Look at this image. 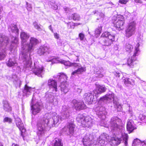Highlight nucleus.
<instances>
[{"label":"nucleus","mask_w":146,"mask_h":146,"mask_svg":"<svg viewBox=\"0 0 146 146\" xmlns=\"http://www.w3.org/2000/svg\"><path fill=\"white\" fill-rule=\"evenodd\" d=\"M78 36L80 40H82L85 38V35L83 33H81L79 34Z\"/></svg>","instance_id":"de8ad7c7"},{"label":"nucleus","mask_w":146,"mask_h":146,"mask_svg":"<svg viewBox=\"0 0 146 146\" xmlns=\"http://www.w3.org/2000/svg\"><path fill=\"white\" fill-rule=\"evenodd\" d=\"M121 120L117 117H112L111 120L110 128L112 131H117L118 133H119L120 136L115 134V133L113 132L112 135L109 136L105 133L101 134L97 138L96 143L99 145L102 146H111V144L108 143V141H115L117 145H119L122 141V138L124 142L125 146H128V136L127 133H123L121 132V129L122 128L121 126Z\"/></svg>","instance_id":"f03ea898"},{"label":"nucleus","mask_w":146,"mask_h":146,"mask_svg":"<svg viewBox=\"0 0 146 146\" xmlns=\"http://www.w3.org/2000/svg\"><path fill=\"white\" fill-rule=\"evenodd\" d=\"M97 95H96L94 92L86 93L83 95V98L85 101L86 103L88 104H95L97 101Z\"/></svg>","instance_id":"dca6fc26"},{"label":"nucleus","mask_w":146,"mask_h":146,"mask_svg":"<svg viewBox=\"0 0 146 146\" xmlns=\"http://www.w3.org/2000/svg\"><path fill=\"white\" fill-rule=\"evenodd\" d=\"M48 49V47L46 45L41 46L37 50V54L40 56L43 55L47 52Z\"/></svg>","instance_id":"cd10ccee"},{"label":"nucleus","mask_w":146,"mask_h":146,"mask_svg":"<svg viewBox=\"0 0 146 146\" xmlns=\"http://www.w3.org/2000/svg\"><path fill=\"white\" fill-rule=\"evenodd\" d=\"M12 146H19V145L17 144H15L14 143H13L12 144Z\"/></svg>","instance_id":"13d9d810"},{"label":"nucleus","mask_w":146,"mask_h":146,"mask_svg":"<svg viewBox=\"0 0 146 146\" xmlns=\"http://www.w3.org/2000/svg\"><path fill=\"white\" fill-rule=\"evenodd\" d=\"M102 38L103 44L102 48L104 50L107 51L110 49V46L115 41V34L112 32L106 31L101 36Z\"/></svg>","instance_id":"1a4fd4ad"},{"label":"nucleus","mask_w":146,"mask_h":146,"mask_svg":"<svg viewBox=\"0 0 146 146\" xmlns=\"http://www.w3.org/2000/svg\"><path fill=\"white\" fill-rule=\"evenodd\" d=\"M145 1H146V0H144Z\"/></svg>","instance_id":"338daca9"},{"label":"nucleus","mask_w":146,"mask_h":146,"mask_svg":"<svg viewBox=\"0 0 146 146\" xmlns=\"http://www.w3.org/2000/svg\"><path fill=\"white\" fill-rule=\"evenodd\" d=\"M126 127L129 133L132 132L134 130L137 129L136 125H134L133 121L131 120H129L127 121Z\"/></svg>","instance_id":"b1692460"},{"label":"nucleus","mask_w":146,"mask_h":146,"mask_svg":"<svg viewBox=\"0 0 146 146\" xmlns=\"http://www.w3.org/2000/svg\"><path fill=\"white\" fill-rule=\"evenodd\" d=\"M108 3L111 5V6L113 5H114L111 2H109Z\"/></svg>","instance_id":"bf43d9fd"},{"label":"nucleus","mask_w":146,"mask_h":146,"mask_svg":"<svg viewBox=\"0 0 146 146\" xmlns=\"http://www.w3.org/2000/svg\"><path fill=\"white\" fill-rule=\"evenodd\" d=\"M114 94L110 91L100 97L98 100V104L100 106H96L95 110L98 117L101 120L105 119L107 114L106 108L103 106L111 102L112 101L114 107L117 111H120L122 110V106L119 102L118 99H114Z\"/></svg>","instance_id":"7ed1b4c3"},{"label":"nucleus","mask_w":146,"mask_h":146,"mask_svg":"<svg viewBox=\"0 0 146 146\" xmlns=\"http://www.w3.org/2000/svg\"><path fill=\"white\" fill-rule=\"evenodd\" d=\"M86 114L84 113L79 114L78 115L76 118V120L78 123H80L81 125H82L85 119H86Z\"/></svg>","instance_id":"f704fd0d"},{"label":"nucleus","mask_w":146,"mask_h":146,"mask_svg":"<svg viewBox=\"0 0 146 146\" xmlns=\"http://www.w3.org/2000/svg\"><path fill=\"white\" fill-rule=\"evenodd\" d=\"M71 113V111L68 106H62L60 111L61 119H68L70 116Z\"/></svg>","instance_id":"aec40b11"},{"label":"nucleus","mask_w":146,"mask_h":146,"mask_svg":"<svg viewBox=\"0 0 146 146\" xmlns=\"http://www.w3.org/2000/svg\"><path fill=\"white\" fill-rule=\"evenodd\" d=\"M8 30L10 33H13V35L11 36V41L10 47L9 48V49L12 51V46L14 50H17V48L19 44V38L18 37L19 35V30L18 29L17 24L15 23H12L8 25Z\"/></svg>","instance_id":"423d86ee"},{"label":"nucleus","mask_w":146,"mask_h":146,"mask_svg":"<svg viewBox=\"0 0 146 146\" xmlns=\"http://www.w3.org/2000/svg\"><path fill=\"white\" fill-rule=\"evenodd\" d=\"M93 13L94 15L97 14L98 15L99 17L96 19L97 22H100L101 23H103V22L104 15L103 13L99 12L98 11H93Z\"/></svg>","instance_id":"473e14b6"},{"label":"nucleus","mask_w":146,"mask_h":146,"mask_svg":"<svg viewBox=\"0 0 146 146\" xmlns=\"http://www.w3.org/2000/svg\"><path fill=\"white\" fill-rule=\"evenodd\" d=\"M26 5H27L26 8L27 10L29 11H31L32 9V7L31 4L26 2Z\"/></svg>","instance_id":"49530a36"},{"label":"nucleus","mask_w":146,"mask_h":146,"mask_svg":"<svg viewBox=\"0 0 146 146\" xmlns=\"http://www.w3.org/2000/svg\"><path fill=\"white\" fill-rule=\"evenodd\" d=\"M79 61V59L78 58H77L76 59V60H75V61ZM73 61L74 62L75 61V60H73Z\"/></svg>","instance_id":"052dcab7"},{"label":"nucleus","mask_w":146,"mask_h":146,"mask_svg":"<svg viewBox=\"0 0 146 146\" xmlns=\"http://www.w3.org/2000/svg\"><path fill=\"white\" fill-rule=\"evenodd\" d=\"M75 126L73 120H71L70 122H68L67 127H64L62 129L63 132L66 133L68 135L70 136V142H74L77 139H78L80 135H78V133L75 130Z\"/></svg>","instance_id":"9d476101"},{"label":"nucleus","mask_w":146,"mask_h":146,"mask_svg":"<svg viewBox=\"0 0 146 146\" xmlns=\"http://www.w3.org/2000/svg\"><path fill=\"white\" fill-rule=\"evenodd\" d=\"M118 49V45H115L113 47V50L115 51L117 50Z\"/></svg>","instance_id":"864d4df0"},{"label":"nucleus","mask_w":146,"mask_h":146,"mask_svg":"<svg viewBox=\"0 0 146 146\" xmlns=\"http://www.w3.org/2000/svg\"><path fill=\"white\" fill-rule=\"evenodd\" d=\"M94 139V137L93 133H87L83 137L82 141L84 146H90L92 144V141Z\"/></svg>","instance_id":"6ab92c4d"},{"label":"nucleus","mask_w":146,"mask_h":146,"mask_svg":"<svg viewBox=\"0 0 146 146\" xmlns=\"http://www.w3.org/2000/svg\"><path fill=\"white\" fill-rule=\"evenodd\" d=\"M48 3L49 5L51 6V7L53 9L56 10L58 9V6L55 3L54 1H50L48 2Z\"/></svg>","instance_id":"58836bf2"},{"label":"nucleus","mask_w":146,"mask_h":146,"mask_svg":"<svg viewBox=\"0 0 146 146\" xmlns=\"http://www.w3.org/2000/svg\"><path fill=\"white\" fill-rule=\"evenodd\" d=\"M132 146H146V141H141L136 138L133 141Z\"/></svg>","instance_id":"c756f323"},{"label":"nucleus","mask_w":146,"mask_h":146,"mask_svg":"<svg viewBox=\"0 0 146 146\" xmlns=\"http://www.w3.org/2000/svg\"><path fill=\"white\" fill-rule=\"evenodd\" d=\"M122 80L123 82L126 86H133L135 84L134 80L129 78L123 77Z\"/></svg>","instance_id":"a878e982"},{"label":"nucleus","mask_w":146,"mask_h":146,"mask_svg":"<svg viewBox=\"0 0 146 146\" xmlns=\"http://www.w3.org/2000/svg\"><path fill=\"white\" fill-rule=\"evenodd\" d=\"M18 63H17V65L16 66H15L13 69L14 70L18 71V72H20L21 70V68L19 66H18Z\"/></svg>","instance_id":"09e8293b"},{"label":"nucleus","mask_w":146,"mask_h":146,"mask_svg":"<svg viewBox=\"0 0 146 146\" xmlns=\"http://www.w3.org/2000/svg\"><path fill=\"white\" fill-rule=\"evenodd\" d=\"M103 71L102 68H95L94 70V73L96 75V77L100 78H102L104 76L103 73Z\"/></svg>","instance_id":"bb28decb"},{"label":"nucleus","mask_w":146,"mask_h":146,"mask_svg":"<svg viewBox=\"0 0 146 146\" xmlns=\"http://www.w3.org/2000/svg\"><path fill=\"white\" fill-rule=\"evenodd\" d=\"M7 66L10 67H12L13 69L15 66L17 65V62L14 57L9 58L7 61L6 62Z\"/></svg>","instance_id":"c85d7f7f"},{"label":"nucleus","mask_w":146,"mask_h":146,"mask_svg":"<svg viewBox=\"0 0 146 146\" xmlns=\"http://www.w3.org/2000/svg\"><path fill=\"white\" fill-rule=\"evenodd\" d=\"M139 119L143 122L146 123V113L140 114L139 117Z\"/></svg>","instance_id":"ea45409f"},{"label":"nucleus","mask_w":146,"mask_h":146,"mask_svg":"<svg viewBox=\"0 0 146 146\" xmlns=\"http://www.w3.org/2000/svg\"><path fill=\"white\" fill-rule=\"evenodd\" d=\"M82 91V89L78 86H76L74 88V91L75 92L77 93L78 94H80Z\"/></svg>","instance_id":"c03bdc74"},{"label":"nucleus","mask_w":146,"mask_h":146,"mask_svg":"<svg viewBox=\"0 0 146 146\" xmlns=\"http://www.w3.org/2000/svg\"><path fill=\"white\" fill-rule=\"evenodd\" d=\"M9 79L11 81L13 82L16 88L20 87L21 84V82L18 79L17 76L16 74H12L11 76L10 77Z\"/></svg>","instance_id":"5701e85b"},{"label":"nucleus","mask_w":146,"mask_h":146,"mask_svg":"<svg viewBox=\"0 0 146 146\" xmlns=\"http://www.w3.org/2000/svg\"><path fill=\"white\" fill-rule=\"evenodd\" d=\"M52 92H47L45 93V98L47 103L50 104V107L49 109H52L53 106H56L58 103V100L56 98V96H54Z\"/></svg>","instance_id":"2eb2a0df"},{"label":"nucleus","mask_w":146,"mask_h":146,"mask_svg":"<svg viewBox=\"0 0 146 146\" xmlns=\"http://www.w3.org/2000/svg\"><path fill=\"white\" fill-rule=\"evenodd\" d=\"M56 115V112L53 113L52 117H50V114H46L40 120L37 121L36 133L38 137L42 135L45 130H49L52 127L55 126L56 124L58 125V123H60V121L64 119H61V116Z\"/></svg>","instance_id":"20e7f679"},{"label":"nucleus","mask_w":146,"mask_h":146,"mask_svg":"<svg viewBox=\"0 0 146 146\" xmlns=\"http://www.w3.org/2000/svg\"><path fill=\"white\" fill-rule=\"evenodd\" d=\"M33 25L35 28L37 29L38 31H40L42 30V29L40 27V26H41V25L40 24H38L36 21H35L33 22Z\"/></svg>","instance_id":"79ce46f5"},{"label":"nucleus","mask_w":146,"mask_h":146,"mask_svg":"<svg viewBox=\"0 0 146 146\" xmlns=\"http://www.w3.org/2000/svg\"><path fill=\"white\" fill-rule=\"evenodd\" d=\"M119 3L121 4H125L127 1L125 0H119Z\"/></svg>","instance_id":"3c124183"},{"label":"nucleus","mask_w":146,"mask_h":146,"mask_svg":"<svg viewBox=\"0 0 146 146\" xmlns=\"http://www.w3.org/2000/svg\"><path fill=\"white\" fill-rule=\"evenodd\" d=\"M47 85L50 91L52 92L56 95L59 94V92L58 90L56 80L53 79H50L48 81Z\"/></svg>","instance_id":"f3484780"},{"label":"nucleus","mask_w":146,"mask_h":146,"mask_svg":"<svg viewBox=\"0 0 146 146\" xmlns=\"http://www.w3.org/2000/svg\"><path fill=\"white\" fill-rule=\"evenodd\" d=\"M114 74L116 77L118 78L120 77V76L121 74L118 71L115 72H114Z\"/></svg>","instance_id":"8fccbe9b"},{"label":"nucleus","mask_w":146,"mask_h":146,"mask_svg":"<svg viewBox=\"0 0 146 146\" xmlns=\"http://www.w3.org/2000/svg\"><path fill=\"white\" fill-rule=\"evenodd\" d=\"M76 24L77 25H80V23H76Z\"/></svg>","instance_id":"e2e57ef3"},{"label":"nucleus","mask_w":146,"mask_h":146,"mask_svg":"<svg viewBox=\"0 0 146 146\" xmlns=\"http://www.w3.org/2000/svg\"><path fill=\"white\" fill-rule=\"evenodd\" d=\"M66 23L68 24V27H69V25L70 26V27L71 28V25H72V24H73L71 22H69L68 23Z\"/></svg>","instance_id":"4d7b16f0"},{"label":"nucleus","mask_w":146,"mask_h":146,"mask_svg":"<svg viewBox=\"0 0 146 146\" xmlns=\"http://www.w3.org/2000/svg\"><path fill=\"white\" fill-rule=\"evenodd\" d=\"M63 9L65 11V13H66V15L67 16L68 15H67V14L70 12L71 11V10L70 9L66 6H64L63 7Z\"/></svg>","instance_id":"a18cd8bd"},{"label":"nucleus","mask_w":146,"mask_h":146,"mask_svg":"<svg viewBox=\"0 0 146 146\" xmlns=\"http://www.w3.org/2000/svg\"><path fill=\"white\" fill-rule=\"evenodd\" d=\"M67 17L69 20H72L76 21H78L80 19V15L76 13L70 14L68 15Z\"/></svg>","instance_id":"2f4dec72"},{"label":"nucleus","mask_w":146,"mask_h":146,"mask_svg":"<svg viewBox=\"0 0 146 146\" xmlns=\"http://www.w3.org/2000/svg\"><path fill=\"white\" fill-rule=\"evenodd\" d=\"M9 40L7 37L2 34H0V60L4 59L5 58L7 50L10 51L9 54H15L17 50V49L16 50H14L13 46H12V48L11 49L12 51L9 49V48L10 47L11 44L9 43Z\"/></svg>","instance_id":"39448f33"},{"label":"nucleus","mask_w":146,"mask_h":146,"mask_svg":"<svg viewBox=\"0 0 146 146\" xmlns=\"http://www.w3.org/2000/svg\"><path fill=\"white\" fill-rule=\"evenodd\" d=\"M12 119L11 118L8 117H5L3 119V122L4 123L7 122L10 124L12 123Z\"/></svg>","instance_id":"37998d69"},{"label":"nucleus","mask_w":146,"mask_h":146,"mask_svg":"<svg viewBox=\"0 0 146 146\" xmlns=\"http://www.w3.org/2000/svg\"><path fill=\"white\" fill-rule=\"evenodd\" d=\"M40 94L34 92L30 104L31 112L32 115L35 116L41 111L42 106L40 102Z\"/></svg>","instance_id":"0eeeda50"},{"label":"nucleus","mask_w":146,"mask_h":146,"mask_svg":"<svg viewBox=\"0 0 146 146\" xmlns=\"http://www.w3.org/2000/svg\"><path fill=\"white\" fill-rule=\"evenodd\" d=\"M48 28L52 33H53V30L52 29V26L51 25H50L49 26Z\"/></svg>","instance_id":"6e6d98bb"},{"label":"nucleus","mask_w":146,"mask_h":146,"mask_svg":"<svg viewBox=\"0 0 146 146\" xmlns=\"http://www.w3.org/2000/svg\"><path fill=\"white\" fill-rule=\"evenodd\" d=\"M54 143L53 146H63L61 139L56 138L54 141Z\"/></svg>","instance_id":"e433bc0d"},{"label":"nucleus","mask_w":146,"mask_h":146,"mask_svg":"<svg viewBox=\"0 0 146 146\" xmlns=\"http://www.w3.org/2000/svg\"><path fill=\"white\" fill-rule=\"evenodd\" d=\"M134 1L136 3L141 4L142 3V1L141 0H134Z\"/></svg>","instance_id":"5fc2aeb1"},{"label":"nucleus","mask_w":146,"mask_h":146,"mask_svg":"<svg viewBox=\"0 0 146 146\" xmlns=\"http://www.w3.org/2000/svg\"><path fill=\"white\" fill-rule=\"evenodd\" d=\"M143 34L139 33L137 35V38L139 42L136 45L133 56L129 57L127 60V65L130 68H133L134 64H136L135 62L137 60V57L139 54L140 51L139 47L141 44H142L141 43L143 41Z\"/></svg>","instance_id":"6e6552de"},{"label":"nucleus","mask_w":146,"mask_h":146,"mask_svg":"<svg viewBox=\"0 0 146 146\" xmlns=\"http://www.w3.org/2000/svg\"><path fill=\"white\" fill-rule=\"evenodd\" d=\"M35 90L34 88H32L31 87H29L26 84L24 86V89L23 90V96H26L27 97L28 96L30 95L32 91Z\"/></svg>","instance_id":"393cba45"},{"label":"nucleus","mask_w":146,"mask_h":146,"mask_svg":"<svg viewBox=\"0 0 146 146\" xmlns=\"http://www.w3.org/2000/svg\"><path fill=\"white\" fill-rule=\"evenodd\" d=\"M0 146H3V145L2 143H0Z\"/></svg>","instance_id":"680f3d73"},{"label":"nucleus","mask_w":146,"mask_h":146,"mask_svg":"<svg viewBox=\"0 0 146 146\" xmlns=\"http://www.w3.org/2000/svg\"><path fill=\"white\" fill-rule=\"evenodd\" d=\"M71 104L76 110H81L87 108L84 102L82 100H78L76 99H74L72 101Z\"/></svg>","instance_id":"a211bd4d"},{"label":"nucleus","mask_w":146,"mask_h":146,"mask_svg":"<svg viewBox=\"0 0 146 146\" xmlns=\"http://www.w3.org/2000/svg\"><path fill=\"white\" fill-rule=\"evenodd\" d=\"M3 108L4 110L7 112H10L12 110V107L10 106L9 102L6 100L3 101Z\"/></svg>","instance_id":"72a5a7b5"},{"label":"nucleus","mask_w":146,"mask_h":146,"mask_svg":"<svg viewBox=\"0 0 146 146\" xmlns=\"http://www.w3.org/2000/svg\"><path fill=\"white\" fill-rule=\"evenodd\" d=\"M61 63L66 66L69 67L73 66L74 68V69L77 68V70H75L72 72V76L76 74H82L86 70L85 67L80 66L79 64L77 63H72L70 62L69 61H66L64 60H61Z\"/></svg>","instance_id":"ddd939ff"},{"label":"nucleus","mask_w":146,"mask_h":146,"mask_svg":"<svg viewBox=\"0 0 146 146\" xmlns=\"http://www.w3.org/2000/svg\"><path fill=\"white\" fill-rule=\"evenodd\" d=\"M124 45L125 48L127 51H130L133 49V46L128 42H126Z\"/></svg>","instance_id":"4c0bfd02"},{"label":"nucleus","mask_w":146,"mask_h":146,"mask_svg":"<svg viewBox=\"0 0 146 146\" xmlns=\"http://www.w3.org/2000/svg\"><path fill=\"white\" fill-rule=\"evenodd\" d=\"M93 124L92 119L89 116H88L86 117V119L83 122L82 125L84 127L89 128L92 126Z\"/></svg>","instance_id":"7c9ffc66"},{"label":"nucleus","mask_w":146,"mask_h":146,"mask_svg":"<svg viewBox=\"0 0 146 146\" xmlns=\"http://www.w3.org/2000/svg\"><path fill=\"white\" fill-rule=\"evenodd\" d=\"M15 122L17 127L21 132V135L23 136V133L25 131L23 124L21 119L19 117H17L15 119Z\"/></svg>","instance_id":"4be33fe9"},{"label":"nucleus","mask_w":146,"mask_h":146,"mask_svg":"<svg viewBox=\"0 0 146 146\" xmlns=\"http://www.w3.org/2000/svg\"><path fill=\"white\" fill-rule=\"evenodd\" d=\"M48 61L51 62L52 63H57L58 62V60L57 58L54 56L51 57L50 58H49Z\"/></svg>","instance_id":"a19ab883"},{"label":"nucleus","mask_w":146,"mask_h":146,"mask_svg":"<svg viewBox=\"0 0 146 146\" xmlns=\"http://www.w3.org/2000/svg\"><path fill=\"white\" fill-rule=\"evenodd\" d=\"M96 88L94 90V93L96 95H97L98 97V95L101 94L102 93L105 92L106 90V88L104 86L101 85L100 84H96Z\"/></svg>","instance_id":"412c9836"},{"label":"nucleus","mask_w":146,"mask_h":146,"mask_svg":"<svg viewBox=\"0 0 146 146\" xmlns=\"http://www.w3.org/2000/svg\"><path fill=\"white\" fill-rule=\"evenodd\" d=\"M102 26L101 25H99L98 28H96L94 31V35L97 38L102 32Z\"/></svg>","instance_id":"c9c22d12"},{"label":"nucleus","mask_w":146,"mask_h":146,"mask_svg":"<svg viewBox=\"0 0 146 146\" xmlns=\"http://www.w3.org/2000/svg\"><path fill=\"white\" fill-rule=\"evenodd\" d=\"M122 88V86H120V89H121Z\"/></svg>","instance_id":"0e129e2a"},{"label":"nucleus","mask_w":146,"mask_h":146,"mask_svg":"<svg viewBox=\"0 0 146 146\" xmlns=\"http://www.w3.org/2000/svg\"><path fill=\"white\" fill-rule=\"evenodd\" d=\"M137 13L135 11H133L131 13V17H130V20L132 21L128 24L125 30V36L127 38L131 36L135 33L136 24L135 20L137 19Z\"/></svg>","instance_id":"f8f14e48"},{"label":"nucleus","mask_w":146,"mask_h":146,"mask_svg":"<svg viewBox=\"0 0 146 146\" xmlns=\"http://www.w3.org/2000/svg\"><path fill=\"white\" fill-rule=\"evenodd\" d=\"M112 21L114 27L118 31L122 29L125 22L124 17L121 15H118L117 16H113L112 18Z\"/></svg>","instance_id":"4468645a"},{"label":"nucleus","mask_w":146,"mask_h":146,"mask_svg":"<svg viewBox=\"0 0 146 146\" xmlns=\"http://www.w3.org/2000/svg\"><path fill=\"white\" fill-rule=\"evenodd\" d=\"M54 37L57 39H58L59 38V35L57 33H54Z\"/></svg>","instance_id":"603ef678"},{"label":"nucleus","mask_w":146,"mask_h":146,"mask_svg":"<svg viewBox=\"0 0 146 146\" xmlns=\"http://www.w3.org/2000/svg\"><path fill=\"white\" fill-rule=\"evenodd\" d=\"M20 35L21 40V49L19 58L23 60L24 67L26 69L31 70L35 75L42 77L44 71V67L40 65H37V63L36 62H34V67L32 68V61L31 56V52L34 50L36 46L39 43V41L36 38L31 37L29 43H26L30 37L29 34L22 31Z\"/></svg>","instance_id":"f257e3e1"},{"label":"nucleus","mask_w":146,"mask_h":146,"mask_svg":"<svg viewBox=\"0 0 146 146\" xmlns=\"http://www.w3.org/2000/svg\"><path fill=\"white\" fill-rule=\"evenodd\" d=\"M88 33H89V34L90 35H91V34H90V32H88Z\"/></svg>","instance_id":"69168bd1"},{"label":"nucleus","mask_w":146,"mask_h":146,"mask_svg":"<svg viewBox=\"0 0 146 146\" xmlns=\"http://www.w3.org/2000/svg\"><path fill=\"white\" fill-rule=\"evenodd\" d=\"M67 77L66 75L63 73H59L57 75L53 76V78L56 79L58 82L60 83L59 86L62 93L65 94L68 91V84L67 82Z\"/></svg>","instance_id":"9b49d317"}]
</instances>
